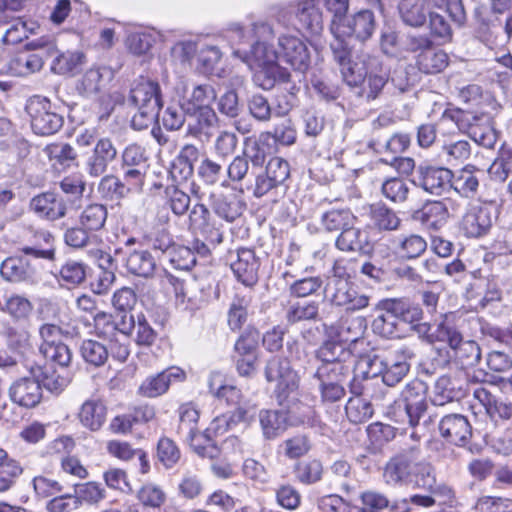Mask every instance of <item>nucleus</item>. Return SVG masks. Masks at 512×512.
<instances>
[{
  "label": "nucleus",
  "mask_w": 512,
  "mask_h": 512,
  "mask_svg": "<svg viewBox=\"0 0 512 512\" xmlns=\"http://www.w3.org/2000/svg\"><path fill=\"white\" fill-rule=\"evenodd\" d=\"M420 448L412 446L392 456L384 466L383 479L391 486H412L419 489H433L435 469L420 460Z\"/></svg>",
  "instance_id": "obj_1"
},
{
  "label": "nucleus",
  "mask_w": 512,
  "mask_h": 512,
  "mask_svg": "<svg viewBox=\"0 0 512 512\" xmlns=\"http://www.w3.org/2000/svg\"><path fill=\"white\" fill-rule=\"evenodd\" d=\"M414 357L413 349L405 345L395 349H375L361 359L356 371L361 370L362 379L381 376L385 385L394 387L407 376Z\"/></svg>",
  "instance_id": "obj_2"
},
{
  "label": "nucleus",
  "mask_w": 512,
  "mask_h": 512,
  "mask_svg": "<svg viewBox=\"0 0 512 512\" xmlns=\"http://www.w3.org/2000/svg\"><path fill=\"white\" fill-rule=\"evenodd\" d=\"M426 394L427 385L423 381L419 379L410 381L401 391L399 398L389 406L388 417L395 423L415 428L420 424L421 418L428 413V418L423 422L424 426L429 427L434 424L438 414L429 411Z\"/></svg>",
  "instance_id": "obj_3"
},
{
  "label": "nucleus",
  "mask_w": 512,
  "mask_h": 512,
  "mask_svg": "<svg viewBox=\"0 0 512 512\" xmlns=\"http://www.w3.org/2000/svg\"><path fill=\"white\" fill-rule=\"evenodd\" d=\"M128 100L138 108V113L131 119V128H148L162 107L159 83L140 76L132 82Z\"/></svg>",
  "instance_id": "obj_4"
},
{
  "label": "nucleus",
  "mask_w": 512,
  "mask_h": 512,
  "mask_svg": "<svg viewBox=\"0 0 512 512\" xmlns=\"http://www.w3.org/2000/svg\"><path fill=\"white\" fill-rule=\"evenodd\" d=\"M258 420L262 436L271 441L280 437L289 427L297 425H315V411L308 405H303V411L298 417L292 416V411L285 409H261Z\"/></svg>",
  "instance_id": "obj_5"
},
{
  "label": "nucleus",
  "mask_w": 512,
  "mask_h": 512,
  "mask_svg": "<svg viewBox=\"0 0 512 512\" xmlns=\"http://www.w3.org/2000/svg\"><path fill=\"white\" fill-rule=\"evenodd\" d=\"M251 32L255 41L250 44V49H234L232 54L250 67L278 64L280 50H276L269 44L275 36L273 27L267 22L259 21L252 24Z\"/></svg>",
  "instance_id": "obj_6"
},
{
  "label": "nucleus",
  "mask_w": 512,
  "mask_h": 512,
  "mask_svg": "<svg viewBox=\"0 0 512 512\" xmlns=\"http://www.w3.org/2000/svg\"><path fill=\"white\" fill-rule=\"evenodd\" d=\"M489 8L481 5L474 10L475 36L486 46L492 48L499 44L502 32L503 15L512 7V0H488Z\"/></svg>",
  "instance_id": "obj_7"
},
{
  "label": "nucleus",
  "mask_w": 512,
  "mask_h": 512,
  "mask_svg": "<svg viewBox=\"0 0 512 512\" xmlns=\"http://www.w3.org/2000/svg\"><path fill=\"white\" fill-rule=\"evenodd\" d=\"M21 251L24 255L11 256L6 258L0 266L2 278L11 283H29L34 284L38 280V272L34 263L28 258L53 259V250H42L33 247H23Z\"/></svg>",
  "instance_id": "obj_8"
},
{
  "label": "nucleus",
  "mask_w": 512,
  "mask_h": 512,
  "mask_svg": "<svg viewBox=\"0 0 512 512\" xmlns=\"http://www.w3.org/2000/svg\"><path fill=\"white\" fill-rule=\"evenodd\" d=\"M25 48L33 52H21L9 64L11 72L16 76H28L40 71L45 60L56 53V45L49 37L27 42Z\"/></svg>",
  "instance_id": "obj_9"
},
{
  "label": "nucleus",
  "mask_w": 512,
  "mask_h": 512,
  "mask_svg": "<svg viewBox=\"0 0 512 512\" xmlns=\"http://www.w3.org/2000/svg\"><path fill=\"white\" fill-rule=\"evenodd\" d=\"M264 375L268 382H277L274 394L280 406L284 405L289 396L298 389V375L285 358H270L266 363Z\"/></svg>",
  "instance_id": "obj_10"
},
{
  "label": "nucleus",
  "mask_w": 512,
  "mask_h": 512,
  "mask_svg": "<svg viewBox=\"0 0 512 512\" xmlns=\"http://www.w3.org/2000/svg\"><path fill=\"white\" fill-rule=\"evenodd\" d=\"M260 334L254 328H247L236 340L232 359L241 377L252 378L257 371L258 344Z\"/></svg>",
  "instance_id": "obj_11"
},
{
  "label": "nucleus",
  "mask_w": 512,
  "mask_h": 512,
  "mask_svg": "<svg viewBox=\"0 0 512 512\" xmlns=\"http://www.w3.org/2000/svg\"><path fill=\"white\" fill-rule=\"evenodd\" d=\"M334 277L329 285L333 288L331 301L334 305L344 307L346 311H360L369 306L371 296L361 293L348 279L337 275L338 268L334 267Z\"/></svg>",
  "instance_id": "obj_12"
},
{
  "label": "nucleus",
  "mask_w": 512,
  "mask_h": 512,
  "mask_svg": "<svg viewBox=\"0 0 512 512\" xmlns=\"http://www.w3.org/2000/svg\"><path fill=\"white\" fill-rule=\"evenodd\" d=\"M188 220L190 229L201 234L212 247L223 243V225L212 216L206 205L196 203L190 210Z\"/></svg>",
  "instance_id": "obj_13"
},
{
  "label": "nucleus",
  "mask_w": 512,
  "mask_h": 512,
  "mask_svg": "<svg viewBox=\"0 0 512 512\" xmlns=\"http://www.w3.org/2000/svg\"><path fill=\"white\" fill-rule=\"evenodd\" d=\"M452 171L445 167L419 165L413 184L432 195L441 196L451 190Z\"/></svg>",
  "instance_id": "obj_14"
},
{
  "label": "nucleus",
  "mask_w": 512,
  "mask_h": 512,
  "mask_svg": "<svg viewBox=\"0 0 512 512\" xmlns=\"http://www.w3.org/2000/svg\"><path fill=\"white\" fill-rule=\"evenodd\" d=\"M467 381L462 373H447L438 377L433 385L431 403L441 407L460 401L466 396Z\"/></svg>",
  "instance_id": "obj_15"
},
{
  "label": "nucleus",
  "mask_w": 512,
  "mask_h": 512,
  "mask_svg": "<svg viewBox=\"0 0 512 512\" xmlns=\"http://www.w3.org/2000/svg\"><path fill=\"white\" fill-rule=\"evenodd\" d=\"M289 177L290 165L288 161L281 157H273L268 161L265 171L256 176L253 195L261 198L284 185Z\"/></svg>",
  "instance_id": "obj_16"
},
{
  "label": "nucleus",
  "mask_w": 512,
  "mask_h": 512,
  "mask_svg": "<svg viewBox=\"0 0 512 512\" xmlns=\"http://www.w3.org/2000/svg\"><path fill=\"white\" fill-rule=\"evenodd\" d=\"M216 98V92L211 85L201 84L194 86L191 95V111L187 113L190 118H195L200 128L212 127L217 121L215 111L208 106V103Z\"/></svg>",
  "instance_id": "obj_17"
},
{
  "label": "nucleus",
  "mask_w": 512,
  "mask_h": 512,
  "mask_svg": "<svg viewBox=\"0 0 512 512\" xmlns=\"http://www.w3.org/2000/svg\"><path fill=\"white\" fill-rule=\"evenodd\" d=\"M228 258L238 281L247 287H252L258 282L260 261L254 250L238 248L236 251H229Z\"/></svg>",
  "instance_id": "obj_18"
},
{
  "label": "nucleus",
  "mask_w": 512,
  "mask_h": 512,
  "mask_svg": "<svg viewBox=\"0 0 512 512\" xmlns=\"http://www.w3.org/2000/svg\"><path fill=\"white\" fill-rule=\"evenodd\" d=\"M438 431L442 438L458 447H466L473 434L468 418L459 413L442 416L438 421Z\"/></svg>",
  "instance_id": "obj_19"
},
{
  "label": "nucleus",
  "mask_w": 512,
  "mask_h": 512,
  "mask_svg": "<svg viewBox=\"0 0 512 512\" xmlns=\"http://www.w3.org/2000/svg\"><path fill=\"white\" fill-rule=\"evenodd\" d=\"M281 58L294 70L304 73L310 65V54L306 44L296 36L281 35L278 38Z\"/></svg>",
  "instance_id": "obj_20"
},
{
  "label": "nucleus",
  "mask_w": 512,
  "mask_h": 512,
  "mask_svg": "<svg viewBox=\"0 0 512 512\" xmlns=\"http://www.w3.org/2000/svg\"><path fill=\"white\" fill-rule=\"evenodd\" d=\"M374 310L378 312H388L396 316L400 322L414 325L422 321L424 317L423 309L419 304L413 303L406 298H385L379 300Z\"/></svg>",
  "instance_id": "obj_21"
},
{
  "label": "nucleus",
  "mask_w": 512,
  "mask_h": 512,
  "mask_svg": "<svg viewBox=\"0 0 512 512\" xmlns=\"http://www.w3.org/2000/svg\"><path fill=\"white\" fill-rule=\"evenodd\" d=\"M29 208L39 218L55 221L67 214V206L63 197L53 191H47L34 196Z\"/></svg>",
  "instance_id": "obj_22"
},
{
  "label": "nucleus",
  "mask_w": 512,
  "mask_h": 512,
  "mask_svg": "<svg viewBox=\"0 0 512 512\" xmlns=\"http://www.w3.org/2000/svg\"><path fill=\"white\" fill-rule=\"evenodd\" d=\"M186 379V373L179 367H169L162 372L147 377L139 386L138 393L144 397L155 398L169 389L170 384L182 382Z\"/></svg>",
  "instance_id": "obj_23"
},
{
  "label": "nucleus",
  "mask_w": 512,
  "mask_h": 512,
  "mask_svg": "<svg viewBox=\"0 0 512 512\" xmlns=\"http://www.w3.org/2000/svg\"><path fill=\"white\" fill-rule=\"evenodd\" d=\"M444 0H400L398 12L401 21L409 27L419 28L426 24L429 15L428 5L442 7Z\"/></svg>",
  "instance_id": "obj_24"
},
{
  "label": "nucleus",
  "mask_w": 512,
  "mask_h": 512,
  "mask_svg": "<svg viewBox=\"0 0 512 512\" xmlns=\"http://www.w3.org/2000/svg\"><path fill=\"white\" fill-rule=\"evenodd\" d=\"M9 396L15 404L25 408H33L42 399V385L35 376L19 378L10 386Z\"/></svg>",
  "instance_id": "obj_25"
},
{
  "label": "nucleus",
  "mask_w": 512,
  "mask_h": 512,
  "mask_svg": "<svg viewBox=\"0 0 512 512\" xmlns=\"http://www.w3.org/2000/svg\"><path fill=\"white\" fill-rule=\"evenodd\" d=\"M492 223L491 208L484 205H474L463 216L461 229L467 237L479 238L489 232Z\"/></svg>",
  "instance_id": "obj_26"
},
{
  "label": "nucleus",
  "mask_w": 512,
  "mask_h": 512,
  "mask_svg": "<svg viewBox=\"0 0 512 512\" xmlns=\"http://www.w3.org/2000/svg\"><path fill=\"white\" fill-rule=\"evenodd\" d=\"M335 246L342 252H355L360 254H369L373 249L368 233L356 227L355 224H350L339 233L335 241Z\"/></svg>",
  "instance_id": "obj_27"
},
{
  "label": "nucleus",
  "mask_w": 512,
  "mask_h": 512,
  "mask_svg": "<svg viewBox=\"0 0 512 512\" xmlns=\"http://www.w3.org/2000/svg\"><path fill=\"white\" fill-rule=\"evenodd\" d=\"M379 60L366 53H361L349 61L340 69L344 82L351 86L357 87L365 82L366 76L371 68H377Z\"/></svg>",
  "instance_id": "obj_28"
},
{
  "label": "nucleus",
  "mask_w": 512,
  "mask_h": 512,
  "mask_svg": "<svg viewBox=\"0 0 512 512\" xmlns=\"http://www.w3.org/2000/svg\"><path fill=\"white\" fill-rule=\"evenodd\" d=\"M450 217L446 203L439 200L427 201L417 210L413 218L426 229L437 231L446 225Z\"/></svg>",
  "instance_id": "obj_29"
},
{
  "label": "nucleus",
  "mask_w": 512,
  "mask_h": 512,
  "mask_svg": "<svg viewBox=\"0 0 512 512\" xmlns=\"http://www.w3.org/2000/svg\"><path fill=\"white\" fill-rule=\"evenodd\" d=\"M198 157L199 151L195 146L185 145L169 168V175L173 182L182 184L190 180L194 174V162Z\"/></svg>",
  "instance_id": "obj_30"
},
{
  "label": "nucleus",
  "mask_w": 512,
  "mask_h": 512,
  "mask_svg": "<svg viewBox=\"0 0 512 512\" xmlns=\"http://www.w3.org/2000/svg\"><path fill=\"white\" fill-rule=\"evenodd\" d=\"M482 174V170L476 166L466 165L456 173L452 172L451 189L463 198L472 199L478 193L480 186L479 175Z\"/></svg>",
  "instance_id": "obj_31"
},
{
  "label": "nucleus",
  "mask_w": 512,
  "mask_h": 512,
  "mask_svg": "<svg viewBox=\"0 0 512 512\" xmlns=\"http://www.w3.org/2000/svg\"><path fill=\"white\" fill-rule=\"evenodd\" d=\"M210 201L213 213L227 223H233L245 209V205L234 194H212Z\"/></svg>",
  "instance_id": "obj_32"
},
{
  "label": "nucleus",
  "mask_w": 512,
  "mask_h": 512,
  "mask_svg": "<svg viewBox=\"0 0 512 512\" xmlns=\"http://www.w3.org/2000/svg\"><path fill=\"white\" fill-rule=\"evenodd\" d=\"M87 252L98 261V265L102 269L97 278L91 282V289L97 295H104L109 291L116 279L115 274L108 270V267L113 262L112 256L99 248H91Z\"/></svg>",
  "instance_id": "obj_33"
},
{
  "label": "nucleus",
  "mask_w": 512,
  "mask_h": 512,
  "mask_svg": "<svg viewBox=\"0 0 512 512\" xmlns=\"http://www.w3.org/2000/svg\"><path fill=\"white\" fill-rule=\"evenodd\" d=\"M259 69L253 75L256 86L263 90H271L276 85H289L291 74L288 69L278 64L256 65Z\"/></svg>",
  "instance_id": "obj_34"
},
{
  "label": "nucleus",
  "mask_w": 512,
  "mask_h": 512,
  "mask_svg": "<svg viewBox=\"0 0 512 512\" xmlns=\"http://www.w3.org/2000/svg\"><path fill=\"white\" fill-rule=\"evenodd\" d=\"M298 30H305L312 34H318L323 28L322 13L316 5V0H302L296 9Z\"/></svg>",
  "instance_id": "obj_35"
},
{
  "label": "nucleus",
  "mask_w": 512,
  "mask_h": 512,
  "mask_svg": "<svg viewBox=\"0 0 512 512\" xmlns=\"http://www.w3.org/2000/svg\"><path fill=\"white\" fill-rule=\"evenodd\" d=\"M116 155V148L112 145L111 141L106 138L100 139L94 148L93 155L88 159V173L94 177L102 175Z\"/></svg>",
  "instance_id": "obj_36"
},
{
  "label": "nucleus",
  "mask_w": 512,
  "mask_h": 512,
  "mask_svg": "<svg viewBox=\"0 0 512 512\" xmlns=\"http://www.w3.org/2000/svg\"><path fill=\"white\" fill-rule=\"evenodd\" d=\"M275 150V140L271 137L270 131L260 133L255 140H250L246 144L244 156L253 167H261L268 155Z\"/></svg>",
  "instance_id": "obj_37"
},
{
  "label": "nucleus",
  "mask_w": 512,
  "mask_h": 512,
  "mask_svg": "<svg viewBox=\"0 0 512 512\" xmlns=\"http://www.w3.org/2000/svg\"><path fill=\"white\" fill-rule=\"evenodd\" d=\"M107 408L100 400L85 401L78 413L80 423L90 431H98L106 421Z\"/></svg>",
  "instance_id": "obj_38"
},
{
  "label": "nucleus",
  "mask_w": 512,
  "mask_h": 512,
  "mask_svg": "<svg viewBox=\"0 0 512 512\" xmlns=\"http://www.w3.org/2000/svg\"><path fill=\"white\" fill-rule=\"evenodd\" d=\"M293 475L297 482L303 485H314L323 479L324 466L320 459L309 458L297 461L293 465Z\"/></svg>",
  "instance_id": "obj_39"
},
{
  "label": "nucleus",
  "mask_w": 512,
  "mask_h": 512,
  "mask_svg": "<svg viewBox=\"0 0 512 512\" xmlns=\"http://www.w3.org/2000/svg\"><path fill=\"white\" fill-rule=\"evenodd\" d=\"M329 472L332 477V482L340 491L346 495L352 494L356 490L355 472L351 464L343 459L334 461L330 467Z\"/></svg>",
  "instance_id": "obj_40"
},
{
  "label": "nucleus",
  "mask_w": 512,
  "mask_h": 512,
  "mask_svg": "<svg viewBox=\"0 0 512 512\" xmlns=\"http://www.w3.org/2000/svg\"><path fill=\"white\" fill-rule=\"evenodd\" d=\"M279 449L288 460L300 461L313 449V441L309 434L295 433L282 441Z\"/></svg>",
  "instance_id": "obj_41"
},
{
  "label": "nucleus",
  "mask_w": 512,
  "mask_h": 512,
  "mask_svg": "<svg viewBox=\"0 0 512 512\" xmlns=\"http://www.w3.org/2000/svg\"><path fill=\"white\" fill-rule=\"evenodd\" d=\"M346 27L348 31H344L348 35L355 36L360 41L369 39L375 30V18L370 10H362L347 20Z\"/></svg>",
  "instance_id": "obj_42"
},
{
  "label": "nucleus",
  "mask_w": 512,
  "mask_h": 512,
  "mask_svg": "<svg viewBox=\"0 0 512 512\" xmlns=\"http://www.w3.org/2000/svg\"><path fill=\"white\" fill-rule=\"evenodd\" d=\"M367 329V321L363 316L343 317L335 331L341 342L355 343L360 340Z\"/></svg>",
  "instance_id": "obj_43"
},
{
  "label": "nucleus",
  "mask_w": 512,
  "mask_h": 512,
  "mask_svg": "<svg viewBox=\"0 0 512 512\" xmlns=\"http://www.w3.org/2000/svg\"><path fill=\"white\" fill-rule=\"evenodd\" d=\"M319 306L317 301H296L289 303L285 311L288 324L294 325L303 321H317L319 319Z\"/></svg>",
  "instance_id": "obj_44"
},
{
  "label": "nucleus",
  "mask_w": 512,
  "mask_h": 512,
  "mask_svg": "<svg viewBox=\"0 0 512 512\" xmlns=\"http://www.w3.org/2000/svg\"><path fill=\"white\" fill-rule=\"evenodd\" d=\"M23 473L21 464L0 448V493L12 489Z\"/></svg>",
  "instance_id": "obj_45"
},
{
  "label": "nucleus",
  "mask_w": 512,
  "mask_h": 512,
  "mask_svg": "<svg viewBox=\"0 0 512 512\" xmlns=\"http://www.w3.org/2000/svg\"><path fill=\"white\" fill-rule=\"evenodd\" d=\"M309 89L316 97L326 102L336 101L341 96L339 85L321 72L311 74Z\"/></svg>",
  "instance_id": "obj_46"
},
{
  "label": "nucleus",
  "mask_w": 512,
  "mask_h": 512,
  "mask_svg": "<svg viewBox=\"0 0 512 512\" xmlns=\"http://www.w3.org/2000/svg\"><path fill=\"white\" fill-rule=\"evenodd\" d=\"M112 77L113 72L108 67L91 68L83 75L77 89L80 93L87 96L96 94Z\"/></svg>",
  "instance_id": "obj_47"
},
{
  "label": "nucleus",
  "mask_w": 512,
  "mask_h": 512,
  "mask_svg": "<svg viewBox=\"0 0 512 512\" xmlns=\"http://www.w3.org/2000/svg\"><path fill=\"white\" fill-rule=\"evenodd\" d=\"M441 318L434 331V342H444L453 350L463 340L462 333L455 325L456 314L446 313Z\"/></svg>",
  "instance_id": "obj_48"
},
{
  "label": "nucleus",
  "mask_w": 512,
  "mask_h": 512,
  "mask_svg": "<svg viewBox=\"0 0 512 512\" xmlns=\"http://www.w3.org/2000/svg\"><path fill=\"white\" fill-rule=\"evenodd\" d=\"M183 438L190 448L202 458L214 459L220 454L217 444L207 430L204 432L196 430Z\"/></svg>",
  "instance_id": "obj_49"
},
{
  "label": "nucleus",
  "mask_w": 512,
  "mask_h": 512,
  "mask_svg": "<svg viewBox=\"0 0 512 512\" xmlns=\"http://www.w3.org/2000/svg\"><path fill=\"white\" fill-rule=\"evenodd\" d=\"M125 266L131 274L149 278L154 274L156 262L150 252L135 250L127 256Z\"/></svg>",
  "instance_id": "obj_50"
},
{
  "label": "nucleus",
  "mask_w": 512,
  "mask_h": 512,
  "mask_svg": "<svg viewBox=\"0 0 512 512\" xmlns=\"http://www.w3.org/2000/svg\"><path fill=\"white\" fill-rule=\"evenodd\" d=\"M79 351L85 363L93 367L104 366L109 358L108 346L93 339L83 340Z\"/></svg>",
  "instance_id": "obj_51"
},
{
  "label": "nucleus",
  "mask_w": 512,
  "mask_h": 512,
  "mask_svg": "<svg viewBox=\"0 0 512 512\" xmlns=\"http://www.w3.org/2000/svg\"><path fill=\"white\" fill-rule=\"evenodd\" d=\"M357 218L349 209H331L321 216V225L327 232L341 233L350 224H356Z\"/></svg>",
  "instance_id": "obj_52"
},
{
  "label": "nucleus",
  "mask_w": 512,
  "mask_h": 512,
  "mask_svg": "<svg viewBox=\"0 0 512 512\" xmlns=\"http://www.w3.org/2000/svg\"><path fill=\"white\" fill-rule=\"evenodd\" d=\"M371 219L374 226L380 231L398 230L402 223L397 213L382 203L371 206Z\"/></svg>",
  "instance_id": "obj_53"
},
{
  "label": "nucleus",
  "mask_w": 512,
  "mask_h": 512,
  "mask_svg": "<svg viewBox=\"0 0 512 512\" xmlns=\"http://www.w3.org/2000/svg\"><path fill=\"white\" fill-rule=\"evenodd\" d=\"M108 211L105 205L94 203L86 206L79 216L80 225L88 231L101 230L107 220Z\"/></svg>",
  "instance_id": "obj_54"
},
{
  "label": "nucleus",
  "mask_w": 512,
  "mask_h": 512,
  "mask_svg": "<svg viewBox=\"0 0 512 512\" xmlns=\"http://www.w3.org/2000/svg\"><path fill=\"white\" fill-rule=\"evenodd\" d=\"M143 243L154 250L160 252L164 256L171 250L174 245L173 237L164 227H154L143 235Z\"/></svg>",
  "instance_id": "obj_55"
},
{
  "label": "nucleus",
  "mask_w": 512,
  "mask_h": 512,
  "mask_svg": "<svg viewBox=\"0 0 512 512\" xmlns=\"http://www.w3.org/2000/svg\"><path fill=\"white\" fill-rule=\"evenodd\" d=\"M410 188L400 177L387 178L381 185V194L394 204H402L408 200Z\"/></svg>",
  "instance_id": "obj_56"
},
{
  "label": "nucleus",
  "mask_w": 512,
  "mask_h": 512,
  "mask_svg": "<svg viewBox=\"0 0 512 512\" xmlns=\"http://www.w3.org/2000/svg\"><path fill=\"white\" fill-rule=\"evenodd\" d=\"M249 300L236 295L227 311V324L232 331H239L248 320Z\"/></svg>",
  "instance_id": "obj_57"
},
{
  "label": "nucleus",
  "mask_w": 512,
  "mask_h": 512,
  "mask_svg": "<svg viewBox=\"0 0 512 512\" xmlns=\"http://www.w3.org/2000/svg\"><path fill=\"white\" fill-rule=\"evenodd\" d=\"M388 82V76L386 71L383 70L381 63L377 68H371L366 76L365 82L362 84V95L367 100L376 99Z\"/></svg>",
  "instance_id": "obj_58"
},
{
  "label": "nucleus",
  "mask_w": 512,
  "mask_h": 512,
  "mask_svg": "<svg viewBox=\"0 0 512 512\" xmlns=\"http://www.w3.org/2000/svg\"><path fill=\"white\" fill-rule=\"evenodd\" d=\"M487 118L484 114L477 115L470 111L460 108H449L443 113L442 120L444 122L451 121L457 128H472L473 126H481L482 120Z\"/></svg>",
  "instance_id": "obj_59"
},
{
  "label": "nucleus",
  "mask_w": 512,
  "mask_h": 512,
  "mask_svg": "<svg viewBox=\"0 0 512 512\" xmlns=\"http://www.w3.org/2000/svg\"><path fill=\"white\" fill-rule=\"evenodd\" d=\"M447 61L448 56L444 51H435L433 48L417 57L419 69L426 74L441 72L447 66Z\"/></svg>",
  "instance_id": "obj_60"
},
{
  "label": "nucleus",
  "mask_w": 512,
  "mask_h": 512,
  "mask_svg": "<svg viewBox=\"0 0 512 512\" xmlns=\"http://www.w3.org/2000/svg\"><path fill=\"white\" fill-rule=\"evenodd\" d=\"M316 357L321 364L342 363L351 358V353L339 342L327 341L316 351Z\"/></svg>",
  "instance_id": "obj_61"
},
{
  "label": "nucleus",
  "mask_w": 512,
  "mask_h": 512,
  "mask_svg": "<svg viewBox=\"0 0 512 512\" xmlns=\"http://www.w3.org/2000/svg\"><path fill=\"white\" fill-rule=\"evenodd\" d=\"M157 459L166 468H173L181 458L177 444L169 437L163 436L157 443Z\"/></svg>",
  "instance_id": "obj_62"
},
{
  "label": "nucleus",
  "mask_w": 512,
  "mask_h": 512,
  "mask_svg": "<svg viewBox=\"0 0 512 512\" xmlns=\"http://www.w3.org/2000/svg\"><path fill=\"white\" fill-rule=\"evenodd\" d=\"M455 359L463 367H471L479 363L481 359V349L473 340H462L457 347L453 349Z\"/></svg>",
  "instance_id": "obj_63"
},
{
  "label": "nucleus",
  "mask_w": 512,
  "mask_h": 512,
  "mask_svg": "<svg viewBox=\"0 0 512 512\" xmlns=\"http://www.w3.org/2000/svg\"><path fill=\"white\" fill-rule=\"evenodd\" d=\"M98 192L103 198L113 201L123 198L130 190L123 180L114 175H107L101 179Z\"/></svg>",
  "instance_id": "obj_64"
}]
</instances>
